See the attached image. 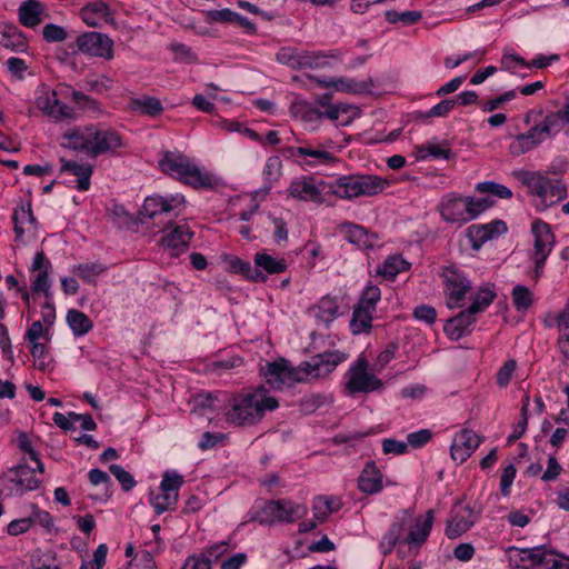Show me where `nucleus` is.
<instances>
[{
    "instance_id": "4468645a",
    "label": "nucleus",
    "mask_w": 569,
    "mask_h": 569,
    "mask_svg": "<svg viewBox=\"0 0 569 569\" xmlns=\"http://www.w3.org/2000/svg\"><path fill=\"white\" fill-rule=\"evenodd\" d=\"M121 147L122 139L116 130L104 129L92 124V142L90 146L91 158L109 152H116V150Z\"/></svg>"
},
{
    "instance_id": "338daca9",
    "label": "nucleus",
    "mask_w": 569,
    "mask_h": 569,
    "mask_svg": "<svg viewBox=\"0 0 569 569\" xmlns=\"http://www.w3.org/2000/svg\"><path fill=\"white\" fill-rule=\"evenodd\" d=\"M563 468L559 463L558 459L555 456H550L547 461V469L542 472L540 479L545 482H550L556 480Z\"/></svg>"
},
{
    "instance_id": "49530a36",
    "label": "nucleus",
    "mask_w": 569,
    "mask_h": 569,
    "mask_svg": "<svg viewBox=\"0 0 569 569\" xmlns=\"http://www.w3.org/2000/svg\"><path fill=\"white\" fill-rule=\"evenodd\" d=\"M496 292L489 286L481 287L472 303L468 307L475 315L483 312L495 300Z\"/></svg>"
},
{
    "instance_id": "f257e3e1",
    "label": "nucleus",
    "mask_w": 569,
    "mask_h": 569,
    "mask_svg": "<svg viewBox=\"0 0 569 569\" xmlns=\"http://www.w3.org/2000/svg\"><path fill=\"white\" fill-rule=\"evenodd\" d=\"M347 355L339 350H328L315 355L308 361H303L298 368L292 367L287 360L268 362L260 369L266 382L273 390H281L283 386H292L308 379H319L331 373L338 365L347 360Z\"/></svg>"
},
{
    "instance_id": "680f3d73",
    "label": "nucleus",
    "mask_w": 569,
    "mask_h": 569,
    "mask_svg": "<svg viewBox=\"0 0 569 569\" xmlns=\"http://www.w3.org/2000/svg\"><path fill=\"white\" fill-rule=\"evenodd\" d=\"M42 37L47 42H62L68 38L67 30L58 24L48 23L42 29Z\"/></svg>"
},
{
    "instance_id": "1a4fd4ad",
    "label": "nucleus",
    "mask_w": 569,
    "mask_h": 569,
    "mask_svg": "<svg viewBox=\"0 0 569 569\" xmlns=\"http://www.w3.org/2000/svg\"><path fill=\"white\" fill-rule=\"evenodd\" d=\"M441 277L446 286L447 305L449 308L459 307L466 293L471 289V282L463 271L456 266L442 269Z\"/></svg>"
},
{
    "instance_id": "69168bd1",
    "label": "nucleus",
    "mask_w": 569,
    "mask_h": 569,
    "mask_svg": "<svg viewBox=\"0 0 569 569\" xmlns=\"http://www.w3.org/2000/svg\"><path fill=\"white\" fill-rule=\"evenodd\" d=\"M431 438L432 432L429 429H420L407 436V445L412 448H421L426 446Z\"/></svg>"
},
{
    "instance_id": "774afa93",
    "label": "nucleus",
    "mask_w": 569,
    "mask_h": 569,
    "mask_svg": "<svg viewBox=\"0 0 569 569\" xmlns=\"http://www.w3.org/2000/svg\"><path fill=\"white\" fill-rule=\"evenodd\" d=\"M517 469L510 463L508 465L500 477V491L503 497H508L510 495V488L516 478Z\"/></svg>"
},
{
    "instance_id": "4be33fe9",
    "label": "nucleus",
    "mask_w": 569,
    "mask_h": 569,
    "mask_svg": "<svg viewBox=\"0 0 569 569\" xmlns=\"http://www.w3.org/2000/svg\"><path fill=\"white\" fill-rule=\"evenodd\" d=\"M82 21L89 27H99L101 23H110L113 21L110 7L104 1H92L80 9L79 12Z\"/></svg>"
},
{
    "instance_id": "c03bdc74",
    "label": "nucleus",
    "mask_w": 569,
    "mask_h": 569,
    "mask_svg": "<svg viewBox=\"0 0 569 569\" xmlns=\"http://www.w3.org/2000/svg\"><path fill=\"white\" fill-rule=\"evenodd\" d=\"M521 553V561L529 560L532 566H549V559L555 552L552 550H548L546 546L542 545L530 549H522Z\"/></svg>"
},
{
    "instance_id": "a18cd8bd",
    "label": "nucleus",
    "mask_w": 569,
    "mask_h": 569,
    "mask_svg": "<svg viewBox=\"0 0 569 569\" xmlns=\"http://www.w3.org/2000/svg\"><path fill=\"white\" fill-rule=\"evenodd\" d=\"M106 269V266L100 262H86L74 266L72 272L79 276L84 282L92 283L96 277Z\"/></svg>"
},
{
    "instance_id": "a211bd4d",
    "label": "nucleus",
    "mask_w": 569,
    "mask_h": 569,
    "mask_svg": "<svg viewBox=\"0 0 569 569\" xmlns=\"http://www.w3.org/2000/svg\"><path fill=\"white\" fill-rule=\"evenodd\" d=\"M480 443L481 438L477 433L465 429L456 436L453 443L451 445V458L455 461L462 463L473 453Z\"/></svg>"
},
{
    "instance_id": "cd10ccee",
    "label": "nucleus",
    "mask_w": 569,
    "mask_h": 569,
    "mask_svg": "<svg viewBox=\"0 0 569 569\" xmlns=\"http://www.w3.org/2000/svg\"><path fill=\"white\" fill-rule=\"evenodd\" d=\"M0 44L16 52H24L28 41L23 32L13 23L0 22Z\"/></svg>"
},
{
    "instance_id": "9b49d317",
    "label": "nucleus",
    "mask_w": 569,
    "mask_h": 569,
    "mask_svg": "<svg viewBox=\"0 0 569 569\" xmlns=\"http://www.w3.org/2000/svg\"><path fill=\"white\" fill-rule=\"evenodd\" d=\"M328 184L323 180H317L313 177H302L293 180L289 187L291 197L303 201L323 202L322 194H327Z\"/></svg>"
},
{
    "instance_id": "39448f33",
    "label": "nucleus",
    "mask_w": 569,
    "mask_h": 569,
    "mask_svg": "<svg viewBox=\"0 0 569 569\" xmlns=\"http://www.w3.org/2000/svg\"><path fill=\"white\" fill-rule=\"evenodd\" d=\"M386 181L371 174L341 176L328 184V191L341 199L351 200L361 196L371 197L385 189Z\"/></svg>"
},
{
    "instance_id": "6e6d98bb",
    "label": "nucleus",
    "mask_w": 569,
    "mask_h": 569,
    "mask_svg": "<svg viewBox=\"0 0 569 569\" xmlns=\"http://www.w3.org/2000/svg\"><path fill=\"white\" fill-rule=\"evenodd\" d=\"M466 234L471 242L473 250H479L487 241H489L486 227L483 224H471L467 228Z\"/></svg>"
},
{
    "instance_id": "2eb2a0df",
    "label": "nucleus",
    "mask_w": 569,
    "mask_h": 569,
    "mask_svg": "<svg viewBox=\"0 0 569 569\" xmlns=\"http://www.w3.org/2000/svg\"><path fill=\"white\" fill-rule=\"evenodd\" d=\"M533 234V254L532 258L547 259L556 243V237L549 223L537 219L531 224Z\"/></svg>"
},
{
    "instance_id": "aec40b11",
    "label": "nucleus",
    "mask_w": 569,
    "mask_h": 569,
    "mask_svg": "<svg viewBox=\"0 0 569 569\" xmlns=\"http://www.w3.org/2000/svg\"><path fill=\"white\" fill-rule=\"evenodd\" d=\"M477 321L476 315L469 311V308L460 311L457 316L447 320L443 331L451 340H459L471 333Z\"/></svg>"
},
{
    "instance_id": "c756f323",
    "label": "nucleus",
    "mask_w": 569,
    "mask_h": 569,
    "mask_svg": "<svg viewBox=\"0 0 569 569\" xmlns=\"http://www.w3.org/2000/svg\"><path fill=\"white\" fill-rule=\"evenodd\" d=\"M358 488L368 495L377 493L382 489V473L375 461L366 462L358 478Z\"/></svg>"
},
{
    "instance_id": "20e7f679",
    "label": "nucleus",
    "mask_w": 569,
    "mask_h": 569,
    "mask_svg": "<svg viewBox=\"0 0 569 569\" xmlns=\"http://www.w3.org/2000/svg\"><path fill=\"white\" fill-rule=\"evenodd\" d=\"M159 167L166 174L192 187L206 188L212 187V176L201 171L193 162L182 153L164 151L159 160Z\"/></svg>"
},
{
    "instance_id": "b1692460",
    "label": "nucleus",
    "mask_w": 569,
    "mask_h": 569,
    "mask_svg": "<svg viewBox=\"0 0 569 569\" xmlns=\"http://www.w3.org/2000/svg\"><path fill=\"white\" fill-rule=\"evenodd\" d=\"M162 217L167 218V220L170 219V203H167V198L162 196L147 197L139 211L140 222L144 224Z\"/></svg>"
},
{
    "instance_id": "864d4df0",
    "label": "nucleus",
    "mask_w": 569,
    "mask_h": 569,
    "mask_svg": "<svg viewBox=\"0 0 569 569\" xmlns=\"http://www.w3.org/2000/svg\"><path fill=\"white\" fill-rule=\"evenodd\" d=\"M37 107L48 116L56 114V108L59 104L56 91L42 90L40 94L36 97Z\"/></svg>"
},
{
    "instance_id": "f8f14e48",
    "label": "nucleus",
    "mask_w": 569,
    "mask_h": 569,
    "mask_svg": "<svg viewBox=\"0 0 569 569\" xmlns=\"http://www.w3.org/2000/svg\"><path fill=\"white\" fill-rule=\"evenodd\" d=\"M477 515L470 506L460 502L455 505L447 520L445 535L449 539H456L466 533L475 525Z\"/></svg>"
},
{
    "instance_id": "de8ad7c7",
    "label": "nucleus",
    "mask_w": 569,
    "mask_h": 569,
    "mask_svg": "<svg viewBox=\"0 0 569 569\" xmlns=\"http://www.w3.org/2000/svg\"><path fill=\"white\" fill-rule=\"evenodd\" d=\"M178 502V493L161 491L159 495L150 496V505L154 508L157 515H161L172 508Z\"/></svg>"
},
{
    "instance_id": "c85d7f7f",
    "label": "nucleus",
    "mask_w": 569,
    "mask_h": 569,
    "mask_svg": "<svg viewBox=\"0 0 569 569\" xmlns=\"http://www.w3.org/2000/svg\"><path fill=\"white\" fill-rule=\"evenodd\" d=\"M310 79H315L321 88H330L333 87L337 91L349 92V93H366L369 92L372 87V80L368 79L367 81H356L353 79L348 78H338V79H318L315 77H309Z\"/></svg>"
},
{
    "instance_id": "7ed1b4c3",
    "label": "nucleus",
    "mask_w": 569,
    "mask_h": 569,
    "mask_svg": "<svg viewBox=\"0 0 569 569\" xmlns=\"http://www.w3.org/2000/svg\"><path fill=\"white\" fill-rule=\"evenodd\" d=\"M512 176L539 199L538 209L545 210L567 197V188L560 180L550 179L540 171L521 169L513 171Z\"/></svg>"
},
{
    "instance_id": "5fc2aeb1",
    "label": "nucleus",
    "mask_w": 569,
    "mask_h": 569,
    "mask_svg": "<svg viewBox=\"0 0 569 569\" xmlns=\"http://www.w3.org/2000/svg\"><path fill=\"white\" fill-rule=\"evenodd\" d=\"M381 291L379 287L373 284H368L362 290L360 298L358 300V305H362L371 310L376 311L377 303L380 301Z\"/></svg>"
},
{
    "instance_id": "7c9ffc66",
    "label": "nucleus",
    "mask_w": 569,
    "mask_h": 569,
    "mask_svg": "<svg viewBox=\"0 0 569 569\" xmlns=\"http://www.w3.org/2000/svg\"><path fill=\"white\" fill-rule=\"evenodd\" d=\"M19 21L27 28H36L47 17L44 4L39 0H26L18 9Z\"/></svg>"
},
{
    "instance_id": "423d86ee",
    "label": "nucleus",
    "mask_w": 569,
    "mask_h": 569,
    "mask_svg": "<svg viewBox=\"0 0 569 569\" xmlns=\"http://www.w3.org/2000/svg\"><path fill=\"white\" fill-rule=\"evenodd\" d=\"M308 513L306 505L290 499L267 500L263 506L251 512L250 521L264 526L293 523Z\"/></svg>"
},
{
    "instance_id": "5701e85b",
    "label": "nucleus",
    "mask_w": 569,
    "mask_h": 569,
    "mask_svg": "<svg viewBox=\"0 0 569 569\" xmlns=\"http://www.w3.org/2000/svg\"><path fill=\"white\" fill-rule=\"evenodd\" d=\"M546 136L539 124L533 126L527 132L518 134L509 146L512 156L523 154L546 140Z\"/></svg>"
},
{
    "instance_id": "052dcab7",
    "label": "nucleus",
    "mask_w": 569,
    "mask_h": 569,
    "mask_svg": "<svg viewBox=\"0 0 569 569\" xmlns=\"http://www.w3.org/2000/svg\"><path fill=\"white\" fill-rule=\"evenodd\" d=\"M170 50L172 51L176 61L194 63L198 60V57L192 49L183 43H171Z\"/></svg>"
},
{
    "instance_id": "13d9d810",
    "label": "nucleus",
    "mask_w": 569,
    "mask_h": 569,
    "mask_svg": "<svg viewBox=\"0 0 569 569\" xmlns=\"http://www.w3.org/2000/svg\"><path fill=\"white\" fill-rule=\"evenodd\" d=\"M183 483L184 480L181 475L174 471H166L160 483V489L161 491L178 493V490L182 487Z\"/></svg>"
},
{
    "instance_id": "8fccbe9b",
    "label": "nucleus",
    "mask_w": 569,
    "mask_h": 569,
    "mask_svg": "<svg viewBox=\"0 0 569 569\" xmlns=\"http://www.w3.org/2000/svg\"><path fill=\"white\" fill-rule=\"evenodd\" d=\"M511 296L513 306L517 311H526L532 305V292L526 286L517 284L513 287Z\"/></svg>"
},
{
    "instance_id": "4c0bfd02",
    "label": "nucleus",
    "mask_w": 569,
    "mask_h": 569,
    "mask_svg": "<svg viewBox=\"0 0 569 569\" xmlns=\"http://www.w3.org/2000/svg\"><path fill=\"white\" fill-rule=\"evenodd\" d=\"M346 238L350 243L358 246L361 249H370L375 246V234L369 232L359 224L346 223Z\"/></svg>"
},
{
    "instance_id": "dca6fc26",
    "label": "nucleus",
    "mask_w": 569,
    "mask_h": 569,
    "mask_svg": "<svg viewBox=\"0 0 569 569\" xmlns=\"http://www.w3.org/2000/svg\"><path fill=\"white\" fill-rule=\"evenodd\" d=\"M411 522V513L407 509H402L398 512L395 521L389 527L388 531L383 535L380 549L383 556L390 555L403 536L406 528Z\"/></svg>"
},
{
    "instance_id": "393cba45",
    "label": "nucleus",
    "mask_w": 569,
    "mask_h": 569,
    "mask_svg": "<svg viewBox=\"0 0 569 569\" xmlns=\"http://www.w3.org/2000/svg\"><path fill=\"white\" fill-rule=\"evenodd\" d=\"M289 157H309L312 160H308L305 163L307 166L313 164H330L338 161V159L329 152V150L321 149L319 146L313 147L311 144H306L303 147H288L284 150Z\"/></svg>"
},
{
    "instance_id": "f3484780",
    "label": "nucleus",
    "mask_w": 569,
    "mask_h": 569,
    "mask_svg": "<svg viewBox=\"0 0 569 569\" xmlns=\"http://www.w3.org/2000/svg\"><path fill=\"white\" fill-rule=\"evenodd\" d=\"M52 264L50 260L46 257V253L41 250L38 251L34 257L32 264L30 267V271H38L37 277L33 279L31 289L33 293H44L47 298L51 296L50 287L51 282L49 279V271L51 270Z\"/></svg>"
},
{
    "instance_id": "0eeeda50",
    "label": "nucleus",
    "mask_w": 569,
    "mask_h": 569,
    "mask_svg": "<svg viewBox=\"0 0 569 569\" xmlns=\"http://www.w3.org/2000/svg\"><path fill=\"white\" fill-rule=\"evenodd\" d=\"M335 53L321 51L298 50L293 47H282L276 53V60L293 70L321 69L329 66V58H336Z\"/></svg>"
},
{
    "instance_id": "e433bc0d",
    "label": "nucleus",
    "mask_w": 569,
    "mask_h": 569,
    "mask_svg": "<svg viewBox=\"0 0 569 569\" xmlns=\"http://www.w3.org/2000/svg\"><path fill=\"white\" fill-rule=\"evenodd\" d=\"M375 310H371L362 305H356L353 307L350 330L353 335H360L371 329Z\"/></svg>"
},
{
    "instance_id": "37998d69",
    "label": "nucleus",
    "mask_w": 569,
    "mask_h": 569,
    "mask_svg": "<svg viewBox=\"0 0 569 569\" xmlns=\"http://www.w3.org/2000/svg\"><path fill=\"white\" fill-rule=\"evenodd\" d=\"M409 267V262H407L401 256H390L378 269V274H381L388 280H392L397 277L398 273L407 270Z\"/></svg>"
},
{
    "instance_id": "2f4dec72",
    "label": "nucleus",
    "mask_w": 569,
    "mask_h": 569,
    "mask_svg": "<svg viewBox=\"0 0 569 569\" xmlns=\"http://www.w3.org/2000/svg\"><path fill=\"white\" fill-rule=\"evenodd\" d=\"M62 172H70L76 176L77 179V189L80 191L89 190L91 186V176L93 173V167L89 163H78L77 161L66 160L63 158L60 159Z\"/></svg>"
},
{
    "instance_id": "09e8293b",
    "label": "nucleus",
    "mask_w": 569,
    "mask_h": 569,
    "mask_svg": "<svg viewBox=\"0 0 569 569\" xmlns=\"http://www.w3.org/2000/svg\"><path fill=\"white\" fill-rule=\"evenodd\" d=\"M457 106V100L450 98V99H443L436 106H433L431 109H429L426 112L419 111L417 112V119L426 120L431 117H447L450 111L453 110V108Z\"/></svg>"
},
{
    "instance_id": "4d7b16f0",
    "label": "nucleus",
    "mask_w": 569,
    "mask_h": 569,
    "mask_svg": "<svg viewBox=\"0 0 569 569\" xmlns=\"http://www.w3.org/2000/svg\"><path fill=\"white\" fill-rule=\"evenodd\" d=\"M72 101L84 111L98 112L100 111V103L96 99L90 96L84 94L81 91L72 90L71 91Z\"/></svg>"
},
{
    "instance_id": "f704fd0d",
    "label": "nucleus",
    "mask_w": 569,
    "mask_h": 569,
    "mask_svg": "<svg viewBox=\"0 0 569 569\" xmlns=\"http://www.w3.org/2000/svg\"><path fill=\"white\" fill-rule=\"evenodd\" d=\"M312 310L316 311V318L323 322L326 327H329V325L340 316L338 298L329 295L323 296L317 305L312 307Z\"/></svg>"
},
{
    "instance_id": "58836bf2",
    "label": "nucleus",
    "mask_w": 569,
    "mask_h": 569,
    "mask_svg": "<svg viewBox=\"0 0 569 569\" xmlns=\"http://www.w3.org/2000/svg\"><path fill=\"white\" fill-rule=\"evenodd\" d=\"M66 320L76 337L87 335L93 327L92 320L84 312L77 309L68 310Z\"/></svg>"
},
{
    "instance_id": "ddd939ff",
    "label": "nucleus",
    "mask_w": 569,
    "mask_h": 569,
    "mask_svg": "<svg viewBox=\"0 0 569 569\" xmlns=\"http://www.w3.org/2000/svg\"><path fill=\"white\" fill-rule=\"evenodd\" d=\"M438 211L446 222L462 226L468 222L467 197L456 192L443 194L438 203Z\"/></svg>"
},
{
    "instance_id": "ea45409f",
    "label": "nucleus",
    "mask_w": 569,
    "mask_h": 569,
    "mask_svg": "<svg viewBox=\"0 0 569 569\" xmlns=\"http://www.w3.org/2000/svg\"><path fill=\"white\" fill-rule=\"evenodd\" d=\"M12 220L16 241H20L24 233L23 224H34L37 222L31 209V203L29 202L27 206L21 204L17 207L13 211Z\"/></svg>"
},
{
    "instance_id": "e2e57ef3",
    "label": "nucleus",
    "mask_w": 569,
    "mask_h": 569,
    "mask_svg": "<svg viewBox=\"0 0 569 569\" xmlns=\"http://www.w3.org/2000/svg\"><path fill=\"white\" fill-rule=\"evenodd\" d=\"M412 316L418 321H422L427 325H433L437 319V311L432 306L419 305L413 309Z\"/></svg>"
},
{
    "instance_id": "3c124183",
    "label": "nucleus",
    "mask_w": 569,
    "mask_h": 569,
    "mask_svg": "<svg viewBox=\"0 0 569 569\" xmlns=\"http://www.w3.org/2000/svg\"><path fill=\"white\" fill-rule=\"evenodd\" d=\"M475 189L480 193H490L499 199H510L512 197V191L508 187L495 181L479 182Z\"/></svg>"
},
{
    "instance_id": "bb28decb",
    "label": "nucleus",
    "mask_w": 569,
    "mask_h": 569,
    "mask_svg": "<svg viewBox=\"0 0 569 569\" xmlns=\"http://www.w3.org/2000/svg\"><path fill=\"white\" fill-rule=\"evenodd\" d=\"M433 521L435 511L432 509L428 510L425 516H418L407 537L403 539V542L415 543L417 546L425 543L431 532Z\"/></svg>"
},
{
    "instance_id": "f03ea898",
    "label": "nucleus",
    "mask_w": 569,
    "mask_h": 569,
    "mask_svg": "<svg viewBox=\"0 0 569 569\" xmlns=\"http://www.w3.org/2000/svg\"><path fill=\"white\" fill-rule=\"evenodd\" d=\"M278 407V400L268 396L266 388L260 386L252 392L233 396L226 418L237 427L253 426L262 420L266 411L276 410Z\"/></svg>"
},
{
    "instance_id": "9d476101",
    "label": "nucleus",
    "mask_w": 569,
    "mask_h": 569,
    "mask_svg": "<svg viewBox=\"0 0 569 569\" xmlns=\"http://www.w3.org/2000/svg\"><path fill=\"white\" fill-rule=\"evenodd\" d=\"M77 50L81 53L104 58L113 57V41L104 33L97 31L84 32L76 39Z\"/></svg>"
},
{
    "instance_id": "412c9836",
    "label": "nucleus",
    "mask_w": 569,
    "mask_h": 569,
    "mask_svg": "<svg viewBox=\"0 0 569 569\" xmlns=\"http://www.w3.org/2000/svg\"><path fill=\"white\" fill-rule=\"evenodd\" d=\"M8 472L13 473L9 480L16 485L20 496L40 487L41 481L36 478V469L28 466L24 459L18 466L10 468Z\"/></svg>"
},
{
    "instance_id": "6ab92c4d",
    "label": "nucleus",
    "mask_w": 569,
    "mask_h": 569,
    "mask_svg": "<svg viewBox=\"0 0 569 569\" xmlns=\"http://www.w3.org/2000/svg\"><path fill=\"white\" fill-rule=\"evenodd\" d=\"M163 237L161 239L162 246L170 250V254L178 257L184 252L189 242L193 237V232L190 231L187 224H178L173 229L167 231L163 229Z\"/></svg>"
},
{
    "instance_id": "6e6552de",
    "label": "nucleus",
    "mask_w": 569,
    "mask_h": 569,
    "mask_svg": "<svg viewBox=\"0 0 569 569\" xmlns=\"http://www.w3.org/2000/svg\"><path fill=\"white\" fill-rule=\"evenodd\" d=\"M346 376L348 377L346 389L350 395L369 393L382 387V381L373 373L368 372V362L363 358L358 359Z\"/></svg>"
},
{
    "instance_id": "a19ab883",
    "label": "nucleus",
    "mask_w": 569,
    "mask_h": 569,
    "mask_svg": "<svg viewBox=\"0 0 569 569\" xmlns=\"http://www.w3.org/2000/svg\"><path fill=\"white\" fill-rule=\"evenodd\" d=\"M282 162L278 156L269 157L262 171L263 187L261 191L266 194L272 188L273 183L281 176Z\"/></svg>"
},
{
    "instance_id": "c9c22d12",
    "label": "nucleus",
    "mask_w": 569,
    "mask_h": 569,
    "mask_svg": "<svg viewBox=\"0 0 569 569\" xmlns=\"http://www.w3.org/2000/svg\"><path fill=\"white\" fill-rule=\"evenodd\" d=\"M254 266L261 270L267 277L268 274H279L287 270L288 263L284 258H274L266 251H259L253 258Z\"/></svg>"
},
{
    "instance_id": "72a5a7b5",
    "label": "nucleus",
    "mask_w": 569,
    "mask_h": 569,
    "mask_svg": "<svg viewBox=\"0 0 569 569\" xmlns=\"http://www.w3.org/2000/svg\"><path fill=\"white\" fill-rule=\"evenodd\" d=\"M226 261L228 263V270L230 272L240 274L244 277L247 280L253 282L267 281V276L262 273L261 270H258L256 266H252L249 261H244L236 256H229Z\"/></svg>"
},
{
    "instance_id": "a878e982",
    "label": "nucleus",
    "mask_w": 569,
    "mask_h": 569,
    "mask_svg": "<svg viewBox=\"0 0 569 569\" xmlns=\"http://www.w3.org/2000/svg\"><path fill=\"white\" fill-rule=\"evenodd\" d=\"M92 142V124L76 128L63 134L62 147L86 152L90 157V146Z\"/></svg>"
},
{
    "instance_id": "0e129e2a",
    "label": "nucleus",
    "mask_w": 569,
    "mask_h": 569,
    "mask_svg": "<svg viewBox=\"0 0 569 569\" xmlns=\"http://www.w3.org/2000/svg\"><path fill=\"white\" fill-rule=\"evenodd\" d=\"M243 365V359L239 356H231L226 359L212 361L210 368L213 372L228 371L230 369L240 367Z\"/></svg>"
},
{
    "instance_id": "bf43d9fd",
    "label": "nucleus",
    "mask_w": 569,
    "mask_h": 569,
    "mask_svg": "<svg viewBox=\"0 0 569 569\" xmlns=\"http://www.w3.org/2000/svg\"><path fill=\"white\" fill-rule=\"evenodd\" d=\"M109 471L116 477V479L120 482L122 489L124 491H130L136 486V480L130 472L123 469L120 465H111L109 467Z\"/></svg>"
},
{
    "instance_id": "603ef678",
    "label": "nucleus",
    "mask_w": 569,
    "mask_h": 569,
    "mask_svg": "<svg viewBox=\"0 0 569 569\" xmlns=\"http://www.w3.org/2000/svg\"><path fill=\"white\" fill-rule=\"evenodd\" d=\"M385 17L389 23L402 22L406 26H412V24L417 23L422 18V14L420 11H416V10L403 11V12H398L396 10H388L385 12Z\"/></svg>"
},
{
    "instance_id": "79ce46f5",
    "label": "nucleus",
    "mask_w": 569,
    "mask_h": 569,
    "mask_svg": "<svg viewBox=\"0 0 569 569\" xmlns=\"http://www.w3.org/2000/svg\"><path fill=\"white\" fill-rule=\"evenodd\" d=\"M568 123L569 120L567 118V114L563 113L562 110L560 109L556 112L548 113L539 123V126L543 131L546 138H549L558 133Z\"/></svg>"
},
{
    "instance_id": "473e14b6",
    "label": "nucleus",
    "mask_w": 569,
    "mask_h": 569,
    "mask_svg": "<svg viewBox=\"0 0 569 569\" xmlns=\"http://www.w3.org/2000/svg\"><path fill=\"white\" fill-rule=\"evenodd\" d=\"M128 110L141 116L159 117L163 112V106L160 99L151 96H141L131 98L128 101Z\"/></svg>"
}]
</instances>
